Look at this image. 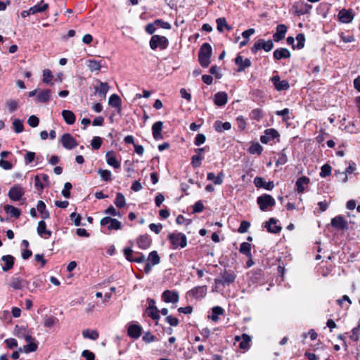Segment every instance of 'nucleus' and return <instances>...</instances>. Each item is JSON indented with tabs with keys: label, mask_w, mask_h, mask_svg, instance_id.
Wrapping results in <instances>:
<instances>
[{
	"label": "nucleus",
	"mask_w": 360,
	"mask_h": 360,
	"mask_svg": "<svg viewBox=\"0 0 360 360\" xmlns=\"http://www.w3.org/2000/svg\"><path fill=\"white\" fill-rule=\"evenodd\" d=\"M354 14L352 10H346L345 8L340 10L338 13V20L342 23H349L354 19Z\"/></svg>",
	"instance_id": "9b49d317"
},
{
	"label": "nucleus",
	"mask_w": 360,
	"mask_h": 360,
	"mask_svg": "<svg viewBox=\"0 0 360 360\" xmlns=\"http://www.w3.org/2000/svg\"><path fill=\"white\" fill-rule=\"evenodd\" d=\"M24 194V188L20 185L16 184L10 188L8 195L12 201H18Z\"/></svg>",
	"instance_id": "6e6552de"
},
{
	"label": "nucleus",
	"mask_w": 360,
	"mask_h": 360,
	"mask_svg": "<svg viewBox=\"0 0 360 360\" xmlns=\"http://www.w3.org/2000/svg\"><path fill=\"white\" fill-rule=\"evenodd\" d=\"M82 335L84 338L95 340L98 338V333L94 330L86 329L82 331Z\"/></svg>",
	"instance_id": "ea45409f"
},
{
	"label": "nucleus",
	"mask_w": 360,
	"mask_h": 360,
	"mask_svg": "<svg viewBox=\"0 0 360 360\" xmlns=\"http://www.w3.org/2000/svg\"><path fill=\"white\" fill-rule=\"evenodd\" d=\"M49 8V4L41 1L40 4H37L30 8V12L32 15H34L38 13H42L46 11Z\"/></svg>",
	"instance_id": "473e14b6"
},
{
	"label": "nucleus",
	"mask_w": 360,
	"mask_h": 360,
	"mask_svg": "<svg viewBox=\"0 0 360 360\" xmlns=\"http://www.w3.org/2000/svg\"><path fill=\"white\" fill-rule=\"evenodd\" d=\"M250 337L247 334L242 335V340L239 343V347L243 349H248L250 347Z\"/></svg>",
	"instance_id": "37998d69"
},
{
	"label": "nucleus",
	"mask_w": 360,
	"mask_h": 360,
	"mask_svg": "<svg viewBox=\"0 0 360 360\" xmlns=\"http://www.w3.org/2000/svg\"><path fill=\"white\" fill-rule=\"evenodd\" d=\"M311 8H312L311 5L308 4L302 3L300 8L297 6H296L295 12L298 14H305V13H308Z\"/></svg>",
	"instance_id": "49530a36"
},
{
	"label": "nucleus",
	"mask_w": 360,
	"mask_h": 360,
	"mask_svg": "<svg viewBox=\"0 0 360 360\" xmlns=\"http://www.w3.org/2000/svg\"><path fill=\"white\" fill-rule=\"evenodd\" d=\"M254 184L257 188H264L268 191H271L274 187L273 181L266 182L263 178L259 176H256L255 178Z\"/></svg>",
	"instance_id": "aec40b11"
},
{
	"label": "nucleus",
	"mask_w": 360,
	"mask_h": 360,
	"mask_svg": "<svg viewBox=\"0 0 360 360\" xmlns=\"http://www.w3.org/2000/svg\"><path fill=\"white\" fill-rule=\"evenodd\" d=\"M142 333V328L138 324H130L127 328V335L133 339H138Z\"/></svg>",
	"instance_id": "6ab92c4d"
},
{
	"label": "nucleus",
	"mask_w": 360,
	"mask_h": 360,
	"mask_svg": "<svg viewBox=\"0 0 360 360\" xmlns=\"http://www.w3.org/2000/svg\"><path fill=\"white\" fill-rule=\"evenodd\" d=\"M221 278L214 279L215 288L219 285H229L235 281L236 275L233 272L224 270L220 274Z\"/></svg>",
	"instance_id": "20e7f679"
},
{
	"label": "nucleus",
	"mask_w": 360,
	"mask_h": 360,
	"mask_svg": "<svg viewBox=\"0 0 360 360\" xmlns=\"http://www.w3.org/2000/svg\"><path fill=\"white\" fill-rule=\"evenodd\" d=\"M98 173L103 181H110L112 180V174L110 170L99 169Z\"/></svg>",
	"instance_id": "603ef678"
},
{
	"label": "nucleus",
	"mask_w": 360,
	"mask_h": 360,
	"mask_svg": "<svg viewBox=\"0 0 360 360\" xmlns=\"http://www.w3.org/2000/svg\"><path fill=\"white\" fill-rule=\"evenodd\" d=\"M239 252L245 255L247 257H252L251 253V244L248 242H243L240 244Z\"/></svg>",
	"instance_id": "4c0bfd02"
},
{
	"label": "nucleus",
	"mask_w": 360,
	"mask_h": 360,
	"mask_svg": "<svg viewBox=\"0 0 360 360\" xmlns=\"http://www.w3.org/2000/svg\"><path fill=\"white\" fill-rule=\"evenodd\" d=\"M37 100L40 103H46L51 100V91L45 89L40 91L37 96Z\"/></svg>",
	"instance_id": "c9c22d12"
},
{
	"label": "nucleus",
	"mask_w": 360,
	"mask_h": 360,
	"mask_svg": "<svg viewBox=\"0 0 360 360\" xmlns=\"http://www.w3.org/2000/svg\"><path fill=\"white\" fill-rule=\"evenodd\" d=\"M355 164L353 163L352 165H349V167H347L345 171V176L342 178V179H341V181L343 182V183H345L347 181V175L348 174H351L352 173H353L354 172V170L356 169V167H355Z\"/></svg>",
	"instance_id": "bf43d9fd"
},
{
	"label": "nucleus",
	"mask_w": 360,
	"mask_h": 360,
	"mask_svg": "<svg viewBox=\"0 0 360 360\" xmlns=\"http://www.w3.org/2000/svg\"><path fill=\"white\" fill-rule=\"evenodd\" d=\"M217 30L220 32H223L224 27L227 26V22L225 18H219L216 20Z\"/></svg>",
	"instance_id": "13d9d810"
},
{
	"label": "nucleus",
	"mask_w": 360,
	"mask_h": 360,
	"mask_svg": "<svg viewBox=\"0 0 360 360\" xmlns=\"http://www.w3.org/2000/svg\"><path fill=\"white\" fill-rule=\"evenodd\" d=\"M114 203L118 208L124 207L126 205V200L124 195L121 193H117Z\"/></svg>",
	"instance_id": "a18cd8bd"
},
{
	"label": "nucleus",
	"mask_w": 360,
	"mask_h": 360,
	"mask_svg": "<svg viewBox=\"0 0 360 360\" xmlns=\"http://www.w3.org/2000/svg\"><path fill=\"white\" fill-rule=\"evenodd\" d=\"M277 220L274 218H270L268 221L265 223V228L270 233H277L281 230V227L278 226Z\"/></svg>",
	"instance_id": "bb28decb"
},
{
	"label": "nucleus",
	"mask_w": 360,
	"mask_h": 360,
	"mask_svg": "<svg viewBox=\"0 0 360 360\" xmlns=\"http://www.w3.org/2000/svg\"><path fill=\"white\" fill-rule=\"evenodd\" d=\"M105 158L106 162L109 165L113 167L115 169L120 167V162L117 160L112 151H108L105 155Z\"/></svg>",
	"instance_id": "c756f323"
},
{
	"label": "nucleus",
	"mask_w": 360,
	"mask_h": 360,
	"mask_svg": "<svg viewBox=\"0 0 360 360\" xmlns=\"http://www.w3.org/2000/svg\"><path fill=\"white\" fill-rule=\"evenodd\" d=\"M271 82L277 91H283L290 88V84L288 81L281 80L278 75L274 76L271 78Z\"/></svg>",
	"instance_id": "4468645a"
},
{
	"label": "nucleus",
	"mask_w": 360,
	"mask_h": 360,
	"mask_svg": "<svg viewBox=\"0 0 360 360\" xmlns=\"http://www.w3.org/2000/svg\"><path fill=\"white\" fill-rule=\"evenodd\" d=\"M310 182V179L307 176H301L296 181L297 191L299 193H303L305 186H307Z\"/></svg>",
	"instance_id": "cd10ccee"
},
{
	"label": "nucleus",
	"mask_w": 360,
	"mask_h": 360,
	"mask_svg": "<svg viewBox=\"0 0 360 360\" xmlns=\"http://www.w3.org/2000/svg\"><path fill=\"white\" fill-rule=\"evenodd\" d=\"M297 41L296 46L294 45V49L296 47L298 49H301L304 48V42H305V36L302 33H300L296 36L295 38Z\"/></svg>",
	"instance_id": "864d4df0"
},
{
	"label": "nucleus",
	"mask_w": 360,
	"mask_h": 360,
	"mask_svg": "<svg viewBox=\"0 0 360 360\" xmlns=\"http://www.w3.org/2000/svg\"><path fill=\"white\" fill-rule=\"evenodd\" d=\"M146 312L149 317L155 321H158L160 318L158 307H154L153 309H146Z\"/></svg>",
	"instance_id": "3c124183"
},
{
	"label": "nucleus",
	"mask_w": 360,
	"mask_h": 360,
	"mask_svg": "<svg viewBox=\"0 0 360 360\" xmlns=\"http://www.w3.org/2000/svg\"><path fill=\"white\" fill-rule=\"evenodd\" d=\"M274 48V44L271 40L264 41L262 39V49L265 51H270Z\"/></svg>",
	"instance_id": "e2e57ef3"
},
{
	"label": "nucleus",
	"mask_w": 360,
	"mask_h": 360,
	"mask_svg": "<svg viewBox=\"0 0 360 360\" xmlns=\"http://www.w3.org/2000/svg\"><path fill=\"white\" fill-rule=\"evenodd\" d=\"M72 188V184L70 182H66L64 185V188L62 191V195L66 198H69L70 197V190Z\"/></svg>",
	"instance_id": "69168bd1"
},
{
	"label": "nucleus",
	"mask_w": 360,
	"mask_h": 360,
	"mask_svg": "<svg viewBox=\"0 0 360 360\" xmlns=\"http://www.w3.org/2000/svg\"><path fill=\"white\" fill-rule=\"evenodd\" d=\"M1 260L4 263L2 266L4 271H8L13 267L15 258L12 255H4L1 257Z\"/></svg>",
	"instance_id": "4be33fe9"
},
{
	"label": "nucleus",
	"mask_w": 360,
	"mask_h": 360,
	"mask_svg": "<svg viewBox=\"0 0 360 360\" xmlns=\"http://www.w3.org/2000/svg\"><path fill=\"white\" fill-rule=\"evenodd\" d=\"M60 141L62 146L68 150H71L78 146L77 140L68 133L64 134Z\"/></svg>",
	"instance_id": "0eeeda50"
},
{
	"label": "nucleus",
	"mask_w": 360,
	"mask_h": 360,
	"mask_svg": "<svg viewBox=\"0 0 360 360\" xmlns=\"http://www.w3.org/2000/svg\"><path fill=\"white\" fill-rule=\"evenodd\" d=\"M330 224L333 228L339 231L348 229L347 221L342 215H338L333 218Z\"/></svg>",
	"instance_id": "9d476101"
},
{
	"label": "nucleus",
	"mask_w": 360,
	"mask_h": 360,
	"mask_svg": "<svg viewBox=\"0 0 360 360\" xmlns=\"http://www.w3.org/2000/svg\"><path fill=\"white\" fill-rule=\"evenodd\" d=\"M150 48L155 51L158 49L160 50L166 49L169 46V40L165 36L153 34L149 41Z\"/></svg>",
	"instance_id": "7ed1b4c3"
},
{
	"label": "nucleus",
	"mask_w": 360,
	"mask_h": 360,
	"mask_svg": "<svg viewBox=\"0 0 360 360\" xmlns=\"http://www.w3.org/2000/svg\"><path fill=\"white\" fill-rule=\"evenodd\" d=\"M53 79V75L50 70L46 69L43 70V82L49 84Z\"/></svg>",
	"instance_id": "052dcab7"
},
{
	"label": "nucleus",
	"mask_w": 360,
	"mask_h": 360,
	"mask_svg": "<svg viewBox=\"0 0 360 360\" xmlns=\"http://www.w3.org/2000/svg\"><path fill=\"white\" fill-rule=\"evenodd\" d=\"M151 238L148 234L141 235L136 239L139 248L142 250L148 249L151 245Z\"/></svg>",
	"instance_id": "f3484780"
},
{
	"label": "nucleus",
	"mask_w": 360,
	"mask_h": 360,
	"mask_svg": "<svg viewBox=\"0 0 360 360\" xmlns=\"http://www.w3.org/2000/svg\"><path fill=\"white\" fill-rule=\"evenodd\" d=\"M167 238L172 244L173 249L184 248L187 245V238L184 233H172L168 235Z\"/></svg>",
	"instance_id": "f03ea898"
},
{
	"label": "nucleus",
	"mask_w": 360,
	"mask_h": 360,
	"mask_svg": "<svg viewBox=\"0 0 360 360\" xmlns=\"http://www.w3.org/2000/svg\"><path fill=\"white\" fill-rule=\"evenodd\" d=\"M214 128L217 132L221 133L231 129V124L229 122H222L219 120H217L214 123Z\"/></svg>",
	"instance_id": "c85d7f7f"
},
{
	"label": "nucleus",
	"mask_w": 360,
	"mask_h": 360,
	"mask_svg": "<svg viewBox=\"0 0 360 360\" xmlns=\"http://www.w3.org/2000/svg\"><path fill=\"white\" fill-rule=\"evenodd\" d=\"M262 150L263 148L259 143H253L248 149L250 153L257 155H260Z\"/></svg>",
	"instance_id": "8fccbe9b"
},
{
	"label": "nucleus",
	"mask_w": 360,
	"mask_h": 360,
	"mask_svg": "<svg viewBox=\"0 0 360 360\" xmlns=\"http://www.w3.org/2000/svg\"><path fill=\"white\" fill-rule=\"evenodd\" d=\"M101 225H108V230H120L122 228V223L120 221L110 217H103L101 220Z\"/></svg>",
	"instance_id": "423d86ee"
},
{
	"label": "nucleus",
	"mask_w": 360,
	"mask_h": 360,
	"mask_svg": "<svg viewBox=\"0 0 360 360\" xmlns=\"http://www.w3.org/2000/svg\"><path fill=\"white\" fill-rule=\"evenodd\" d=\"M13 126L16 133H20L23 131L24 127L22 122L19 119H15L13 122Z\"/></svg>",
	"instance_id": "6e6d98bb"
},
{
	"label": "nucleus",
	"mask_w": 360,
	"mask_h": 360,
	"mask_svg": "<svg viewBox=\"0 0 360 360\" xmlns=\"http://www.w3.org/2000/svg\"><path fill=\"white\" fill-rule=\"evenodd\" d=\"M359 334H360V322L359 323L356 327H354L352 330V335H350V339L354 342H357L359 340Z\"/></svg>",
	"instance_id": "5fc2aeb1"
},
{
	"label": "nucleus",
	"mask_w": 360,
	"mask_h": 360,
	"mask_svg": "<svg viewBox=\"0 0 360 360\" xmlns=\"http://www.w3.org/2000/svg\"><path fill=\"white\" fill-rule=\"evenodd\" d=\"M290 57V52L285 48L276 49L274 52V58L276 60H281L282 58H288Z\"/></svg>",
	"instance_id": "7c9ffc66"
},
{
	"label": "nucleus",
	"mask_w": 360,
	"mask_h": 360,
	"mask_svg": "<svg viewBox=\"0 0 360 360\" xmlns=\"http://www.w3.org/2000/svg\"><path fill=\"white\" fill-rule=\"evenodd\" d=\"M108 103L112 107L120 108L121 99L118 95L114 94L110 96Z\"/></svg>",
	"instance_id": "a19ab883"
},
{
	"label": "nucleus",
	"mask_w": 360,
	"mask_h": 360,
	"mask_svg": "<svg viewBox=\"0 0 360 360\" xmlns=\"http://www.w3.org/2000/svg\"><path fill=\"white\" fill-rule=\"evenodd\" d=\"M162 128L163 122L162 121H158L153 124L152 134L155 140L158 141L163 139V136L162 134Z\"/></svg>",
	"instance_id": "a211bd4d"
},
{
	"label": "nucleus",
	"mask_w": 360,
	"mask_h": 360,
	"mask_svg": "<svg viewBox=\"0 0 360 360\" xmlns=\"http://www.w3.org/2000/svg\"><path fill=\"white\" fill-rule=\"evenodd\" d=\"M224 174L222 172H219L216 176L213 172H210L207 175V179L209 181H212L216 185H221L223 183V178Z\"/></svg>",
	"instance_id": "f704fd0d"
},
{
	"label": "nucleus",
	"mask_w": 360,
	"mask_h": 360,
	"mask_svg": "<svg viewBox=\"0 0 360 360\" xmlns=\"http://www.w3.org/2000/svg\"><path fill=\"white\" fill-rule=\"evenodd\" d=\"M257 202L262 211H266L268 207L276 205L275 199L269 194H264L257 198Z\"/></svg>",
	"instance_id": "39448f33"
},
{
	"label": "nucleus",
	"mask_w": 360,
	"mask_h": 360,
	"mask_svg": "<svg viewBox=\"0 0 360 360\" xmlns=\"http://www.w3.org/2000/svg\"><path fill=\"white\" fill-rule=\"evenodd\" d=\"M212 314L211 316V319L213 321L217 322L219 319L218 316H219L224 313V309L221 307L216 306L212 308Z\"/></svg>",
	"instance_id": "09e8293b"
},
{
	"label": "nucleus",
	"mask_w": 360,
	"mask_h": 360,
	"mask_svg": "<svg viewBox=\"0 0 360 360\" xmlns=\"http://www.w3.org/2000/svg\"><path fill=\"white\" fill-rule=\"evenodd\" d=\"M58 320L53 316L46 315L44 318V327L51 328L58 322Z\"/></svg>",
	"instance_id": "79ce46f5"
},
{
	"label": "nucleus",
	"mask_w": 360,
	"mask_h": 360,
	"mask_svg": "<svg viewBox=\"0 0 360 360\" xmlns=\"http://www.w3.org/2000/svg\"><path fill=\"white\" fill-rule=\"evenodd\" d=\"M37 231L41 237L49 238L51 236V231L46 229V224L44 220L39 221Z\"/></svg>",
	"instance_id": "b1692460"
},
{
	"label": "nucleus",
	"mask_w": 360,
	"mask_h": 360,
	"mask_svg": "<svg viewBox=\"0 0 360 360\" xmlns=\"http://www.w3.org/2000/svg\"><path fill=\"white\" fill-rule=\"evenodd\" d=\"M98 82L99 83V86L95 87V93L105 98L110 89V86L107 82H102L99 80H98Z\"/></svg>",
	"instance_id": "393cba45"
},
{
	"label": "nucleus",
	"mask_w": 360,
	"mask_h": 360,
	"mask_svg": "<svg viewBox=\"0 0 360 360\" xmlns=\"http://www.w3.org/2000/svg\"><path fill=\"white\" fill-rule=\"evenodd\" d=\"M88 68L91 72L98 71L101 68V61H98L96 60H89Z\"/></svg>",
	"instance_id": "de8ad7c7"
},
{
	"label": "nucleus",
	"mask_w": 360,
	"mask_h": 360,
	"mask_svg": "<svg viewBox=\"0 0 360 360\" xmlns=\"http://www.w3.org/2000/svg\"><path fill=\"white\" fill-rule=\"evenodd\" d=\"M287 27L285 25H278L276 27V32L274 34L273 38L275 41H279L285 38Z\"/></svg>",
	"instance_id": "a878e982"
},
{
	"label": "nucleus",
	"mask_w": 360,
	"mask_h": 360,
	"mask_svg": "<svg viewBox=\"0 0 360 360\" xmlns=\"http://www.w3.org/2000/svg\"><path fill=\"white\" fill-rule=\"evenodd\" d=\"M332 168L328 164H325L321 167L320 176L321 177H326L331 173Z\"/></svg>",
	"instance_id": "4d7b16f0"
},
{
	"label": "nucleus",
	"mask_w": 360,
	"mask_h": 360,
	"mask_svg": "<svg viewBox=\"0 0 360 360\" xmlns=\"http://www.w3.org/2000/svg\"><path fill=\"white\" fill-rule=\"evenodd\" d=\"M207 294V286H197L191 289L187 292V295L192 296L195 299H202Z\"/></svg>",
	"instance_id": "f8f14e48"
},
{
	"label": "nucleus",
	"mask_w": 360,
	"mask_h": 360,
	"mask_svg": "<svg viewBox=\"0 0 360 360\" xmlns=\"http://www.w3.org/2000/svg\"><path fill=\"white\" fill-rule=\"evenodd\" d=\"M162 299L167 303H176L179 301V296L176 291L166 290L162 295Z\"/></svg>",
	"instance_id": "ddd939ff"
},
{
	"label": "nucleus",
	"mask_w": 360,
	"mask_h": 360,
	"mask_svg": "<svg viewBox=\"0 0 360 360\" xmlns=\"http://www.w3.org/2000/svg\"><path fill=\"white\" fill-rule=\"evenodd\" d=\"M25 283H28V282L15 274L9 278L7 285L8 288H11L12 289L17 290H22Z\"/></svg>",
	"instance_id": "1a4fd4ad"
},
{
	"label": "nucleus",
	"mask_w": 360,
	"mask_h": 360,
	"mask_svg": "<svg viewBox=\"0 0 360 360\" xmlns=\"http://www.w3.org/2000/svg\"><path fill=\"white\" fill-rule=\"evenodd\" d=\"M4 210L8 214L10 215V217H13L15 218H18L21 214L20 210L8 204L4 205Z\"/></svg>",
	"instance_id": "72a5a7b5"
},
{
	"label": "nucleus",
	"mask_w": 360,
	"mask_h": 360,
	"mask_svg": "<svg viewBox=\"0 0 360 360\" xmlns=\"http://www.w3.org/2000/svg\"><path fill=\"white\" fill-rule=\"evenodd\" d=\"M42 283V281L39 276H36L33 278V281L31 285L30 291L33 292L34 290L39 288Z\"/></svg>",
	"instance_id": "0e129e2a"
},
{
	"label": "nucleus",
	"mask_w": 360,
	"mask_h": 360,
	"mask_svg": "<svg viewBox=\"0 0 360 360\" xmlns=\"http://www.w3.org/2000/svg\"><path fill=\"white\" fill-rule=\"evenodd\" d=\"M212 49L210 44L204 43L198 52V61L202 68H207L210 63Z\"/></svg>",
	"instance_id": "f257e3e1"
},
{
	"label": "nucleus",
	"mask_w": 360,
	"mask_h": 360,
	"mask_svg": "<svg viewBox=\"0 0 360 360\" xmlns=\"http://www.w3.org/2000/svg\"><path fill=\"white\" fill-rule=\"evenodd\" d=\"M38 345L36 342H30L26 345H24L22 348H20L19 350L20 352H23L25 353H30L35 352L37 349Z\"/></svg>",
	"instance_id": "c03bdc74"
},
{
	"label": "nucleus",
	"mask_w": 360,
	"mask_h": 360,
	"mask_svg": "<svg viewBox=\"0 0 360 360\" xmlns=\"http://www.w3.org/2000/svg\"><path fill=\"white\" fill-rule=\"evenodd\" d=\"M37 208L38 212L41 214V218L43 219H46L49 218V216H50L49 212L48 210H46V205L43 201H41V200L38 201Z\"/></svg>",
	"instance_id": "e433bc0d"
},
{
	"label": "nucleus",
	"mask_w": 360,
	"mask_h": 360,
	"mask_svg": "<svg viewBox=\"0 0 360 360\" xmlns=\"http://www.w3.org/2000/svg\"><path fill=\"white\" fill-rule=\"evenodd\" d=\"M62 117L68 124H72L75 123L76 117L73 112L68 110H63L61 112Z\"/></svg>",
	"instance_id": "2f4dec72"
},
{
	"label": "nucleus",
	"mask_w": 360,
	"mask_h": 360,
	"mask_svg": "<svg viewBox=\"0 0 360 360\" xmlns=\"http://www.w3.org/2000/svg\"><path fill=\"white\" fill-rule=\"evenodd\" d=\"M102 144V139L99 136H94L91 140V145L94 150L100 148Z\"/></svg>",
	"instance_id": "680f3d73"
},
{
	"label": "nucleus",
	"mask_w": 360,
	"mask_h": 360,
	"mask_svg": "<svg viewBox=\"0 0 360 360\" xmlns=\"http://www.w3.org/2000/svg\"><path fill=\"white\" fill-rule=\"evenodd\" d=\"M227 101L228 96L224 91H219L215 94L214 102L217 106H224L227 103Z\"/></svg>",
	"instance_id": "5701e85b"
},
{
	"label": "nucleus",
	"mask_w": 360,
	"mask_h": 360,
	"mask_svg": "<svg viewBox=\"0 0 360 360\" xmlns=\"http://www.w3.org/2000/svg\"><path fill=\"white\" fill-rule=\"evenodd\" d=\"M28 124L32 127H36L39 124V118L35 115H31L27 120Z\"/></svg>",
	"instance_id": "774afa93"
},
{
	"label": "nucleus",
	"mask_w": 360,
	"mask_h": 360,
	"mask_svg": "<svg viewBox=\"0 0 360 360\" xmlns=\"http://www.w3.org/2000/svg\"><path fill=\"white\" fill-rule=\"evenodd\" d=\"M250 226V222H248V221H242L240 222V224L238 229V231L240 233H244L248 231Z\"/></svg>",
	"instance_id": "338daca9"
},
{
	"label": "nucleus",
	"mask_w": 360,
	"mask_h": 360,
	"mask_svg": "<svg viewBox=\"0 0 360 360\" xmlns=\"http://www.w3.org/2000/svg\"><path fill=\"white\" fill-rule=\"evenodd\" d=\"M235 63L238 65V72H243L246 68L251 66V60L249 58L243 59V57L238 55L235 58Z\"/></svg>",
	"instance_id": "412c9836"
},
{
	"label": "nucleus",
	"mask_w": 360,
	"mask_h": 360,
	"mask_svg": "<svg viewBox=\"0 0 360 360\" xmlns=\"http://www.w3.org/2000/svg\"><path fill=\"white\" fill-rule=\"evenodd\" d=\"M205 148L195 149V152L198 154L193 155L191 158V165L194 168H198L201 165V162L204 159V157L202 155V154L205 153Z\"/></svg>",
	"instance_id": "2eb2a0df"
},
{
	"label": "nucleus",
	"mask_w": 360,
	"mask_h": 360,
	"mask_svg": "<svg viewBox=\"0 0 360 360\" xmlns=\"http://www.w3.org/2000/svg\"><path fill=\"white\" fill-rule=\"evenodd\" d=\"M279 136L278 132L274 129H268L264 131V134L261 136L260 141L262 143H267Z\"/></svg>",
	"instance_id": "dca6fc26"
},
{
	"label": "nucleus",
	"mask_w": 360,
	"mask_h": 360,
	"mask_svg": "<svg viewBox=\"0 0 360 360\" xmlns=\"http://www.w3.org/2000/svg\"><path fill=\"white\" fill-rule=\"evenodd\" d=\"M148 263H150L153 266L157 265L160 262V257H159L158 252L154 250L149 253L148 257Z\"/></svg>",
	"instance_id": "58836bf2"
}]
</instances>
